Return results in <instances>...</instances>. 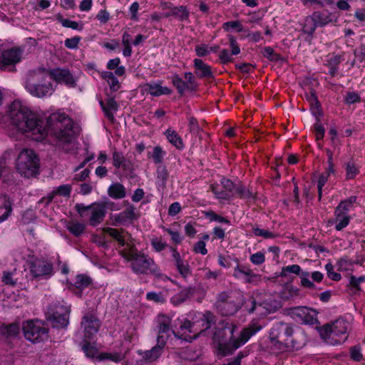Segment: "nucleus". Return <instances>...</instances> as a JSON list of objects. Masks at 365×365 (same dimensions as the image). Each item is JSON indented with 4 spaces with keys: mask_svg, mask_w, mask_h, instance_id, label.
Instances as JSON below:
<instances>
[{
    "mask_svg": "<svg viewBox=\"0 0 365 365\" xmlns=\"http://www.w3.org/2000/svg\"><path fill=\"white\" fill-rule=\"evenodd\" d=\"M12 125L16 130L36 141H43L48 136L55 145L68 151L74 138L73 120L63 112L57 110L46 115L43 110H33L20 101H14L9 110Z\"/></svg>",
    "mask_w": 365,
    "mask_h": 365,
    "instance_id": "nucleus-1",
    "label": "nucleus"
},
{
    "mask_svg": "<svg viewBox=\"0 0 365 365\" xmlns=\"http://www.w3.org/2000/svg\"><path fill=\"white\" fill-rule=\"evenodd\" d=\"M262 327L263 324L259 323V320H252L247 327L240 332H237L236 326L230 325L215 333L214 340L218 344L219 351L225 355L244 345Z\"/></svg>",
    "mask_w": 365,
    "mask_h": 365,
    "instance_id": "nucleus-2",
    "label": "nucleus"
},
{
    "mask_svg": "<svg viewBox=\"0 0 365 365\" xmlns=\"http://www.w3.org/2000/svg\"><path fill=\"white\" fill-rule=\"evenodd\" d=\"M103 232L115 239L121 246H125L123 250H120V255L125 260L131 262L132 269L135 272L148 273L155 270L153 259L138 253L128 242L130 235L128 232H120L110 227L103 228Z\"/></svg>",
    "mask_w": 365,
    "mask_h": 365,
    "instance_id": "nucleus-3",
    "label": "nucleus"
},
{
    "mask_svg": "<svg viewBox=\"0 0 365 365\" xmlns=\"http://www.w3.org/2000/svg\"><path fill=\"white\" fill-rule=\"evenodd\" d=\"M25 88L34 97L43 98L51 96L56 86L51 82L49 69L39 67L31 71L25 83Z\"/></svg>",
    "mask_w": 365,
    "mask_h": 365,
    "instance_id": "nucleus-4",
    "label": "nucleus"
},
{
    "mask_svg": "<svg viewBox=\"0 0 365 365\" xmlns=\"http://www.w3.org/2000/svg\"><path fill=\"white\" fill-rule=\"evenodd\" d=\"M212 319V314L210 312L195 313L190 316V319L182 318L179 320L181 339L187 341L195 339L202 331L210 327Z\"/></svg>",
    "mask_w": 365,
    "mask_h": 365,
    "instance_id": "nucleus-5",
    "label": "nucleus"
},
{
    "mask_svg": "<svg viewBox=\"0 0 365 365\" xmlns=\"http://www.w3.org/2000/svg\"><path fill=\"white\" fill-rule=\"evenodd\" d=\"M182 319H178L175 322V329L170 327L171 319L166 315H158V336L157 346L153 347L150 351L145 353V359L148 361H154L157 359L161 354V350L165 344L166 339L173 334L176 337L181 339L180 337V324L179 320Z\"/></svg>",
    "mask_w": 365,
    "mask_h": 365,
    "instance_id": "nucleus-6",
    "label": "nucleus"
},
{
    "mask_svg": "<svg viewBox=\"0 0 365 365\" xmlns=\"http://www.w3.org/2000/svg\"><path fill=\"white\" fill-rule=\"evenodd\" d=\"M349 329V322L340 318L321 327L319 334L327 344L337 345L346 340Z\"/></svg>",
    "mask_w": 365,
    "mask_h": 365,
    "instance_id": "nucleus-7",
    "label": "nucleus"
},
{
    "mask_svg": "<svg viewBox=\"0 0 365 365\" xmlns=\"http://www.w3.org/2000/svg\"><path fill=\"white\" fill-rule=\"evenodd\" d=\"M16 169L23 176L31 178L38 172L39 160L33 150H22L16 160Z\"/></svg>",
    "mask_w": 365,
    "mask_h": 365,
    "instance_id": "nucleus-8",
    "label": "nucleus"
},
{
    "mask_svg": "<svg viewBox=\"0 0 365 365\" xmlns=\"http://www.w3.org/2000/svg\"><path fill=\"white\" fill-rule=\"evenodd\" d=\"M292 335V327L289 324L285 323H278L274 324L269 332V338L271 341L279 350L294 347Z\"/></svg>",
    "mask_w": 365,
    "mask_h": 365,
    "instance_id": "nucleus-9",
    "label": "nucleus"
},
{
    "mask_svg": "<svg viewBox=\"0 0 365 365\" xmlns=\"http://www.w3.org/2000/svg\"><path fill=\"white\" fill-rule=\"evenodd\" d=\"M22 49L11 46L4 40H0V69H5L7 66L15 65L22 58Z\"/></svg>",
    "mask_w": 365,
    "mask_h": 365,
    "instance_id": "nucleus-10",
    "label": "nucleus"
},
{
    "mask_svg": "<svg viewBox=\"0 0 365 365\" xmlns=\"http://www.w3.org/2000/svg\"><path fill=\"white\" fill-rule=\"evenodd\" d=\"M76 207L81 217H88L92 226L100 224L106 215V207L101 203H93L89 206L81 204L76 205Z\"/></svg>",
    "mask_w": 365,
    "mask_h": 365,
    "instance_id": "nucleus-11",
    "label": "nucleus"
},
{
    "mask_svg": "<svg viewBox=\"0 0 365 365\" xmlns=\"http://www.w3.org/2000/svg\"><path fill=\"white\" fill-rule=\"evenodd\" d=\"M28 269L33 277L36 279H47L53 274L52 263L41 258L31 257L28 261Z\"/></svg>",
    "mask_w": 365,
    "mask_h": 365,
    "instance_id": "nucleus-12",
    "label": "nucleus"
},
{
    "mask_svg": "<svg viewBox=\"0 0 365 365\" xmlns=\"http://www.w3.org/2000/svg\"><path fill=\"white\" fill-rule=\"evenodd\" d=\"M23 331L25 338L33 342L37 343L48 339V330L39 321H28L23 325Z\"/></svg>",
    "mask_w": 365,
    "mask_h": 365,
    "instance_id": "nucleus-13",
    "label": "nucleus"
},
{
    "mask_svg": "<svg viewBox=\"0 0 365 365\" xmlns=\"http://www.w3.org/2000/svg\"><path fill=\"white\" fill-rule=\"evenodd\" d=\"M70 307L66 304L54 305L48 312V320L54 327L63 328L68 324Z\"/></svg>",
    "mask_w": 365,
    "mask_h": 365,
    "instance_id": "nucleus-14",
    "label": "nucleus"
},
{
    "mask_svg": "<svg viewBox=\"0 0 365 365\" xmlns=\"http://www.w3.org/2000/svg\"><path fill=\"white\" fill-rule=\"evenodd\" d=\"M292 317L304 324H315L317 322V312L306 307H297L291 309Z\"/></svg>",
    "mask_w": 365,
    "mask_h": 365,
    "instance_id": "nucleus-15",
    "label": "nucleus"
},
{
    "mask_svg": "<svg viewBox=\"0 0 365 365\" xmlns=\"http://www.w3.org/2000/svg\"><path fill=\"white\" fill-rule=\"evenodd\" d=\"M51 78L56 83L64 84L67 87L74 88L76 86V80L67 69L56 68L49 69Z\"/></svg>",
    "mask_w": 365,
    "mask_h": 365,
    "instance_id": "nucleus-16",
    "label": "nucleus"
},
{
    "mask_svg": "<svg viewBox=\"0 0 365 365\" xmlns=\"http://www.w3.org/2000/svg\"><path fill=\"white\" fill-rule=\"evenodd\" d=\"M80 346L86 358L94 362L100 361L102 354L100 351L101 346L97 344L93 339L83 338Z\"/></svg>",
    "mask_w": 365,
    "mask_h": 365,
    "instance_id": "nucleus-17",
    "label": "nucleus"
},
{
    "mask_svg": "<svg viewBox=\"0 0 365 365\" xmlns=\"http://www.w3.org/2000/svg\"><path fill=\"white\" fill-rule=\"evenodd\" d=\"M355 202H356V197H351L347 200L341 202L339 205V206L336 207V209L335 210V217H336L335 227L337 230H341L343 228H344L345 227H346L349 225V220H350V218L347 215V214L342 212V208H345L344 206L346 204L349 203V205H351V204H354Z\"/></svg>",
    "mask_w": 365,
    "mask_h": 365,
    "instance_id": "nucleus-18",
    "label": "nucleus"
},
{
    "mask_svg": "<svg viewBox=\"0 0 365 365\" xmlns=\"http://www.w3.org/2000/svg\"><path fill=\"white\" fill-rule=\"evenodd\" d=\"M81 324L83 328V338L93 339L98 330L99 322L93 316H85Z\"/></svg>",
    "mask_w": 365,
    "mask_h": 365,
    "instance_id": "nucleus-19",
    "label": "nucleus"
},
{
    "mask_svg": "<svg viewBox=\"0 0 365 365\" xmlns=\"http://www.w3.org/2000/svg\"><path fill=\"white\" fill-rule=\"evenodd\" d=\"M13 212V202L9 196L0 194V224L6 222Z\"/></svg>",
    "mask_w": 365,
    "mask_h": 365,
    "instance_id": "nucleus-20",
    "label": "nucleus"
},
{
    "mask_svg": "<svg viewBox=\"0 0 365 365\" xmlns=\"http://www.w3.org/2000/svg\"><path fill=\"white\" fill-rule=\"evenodd\" d=\"M328 168H327L325 173L320 175L318 181H317V187H318V194L319 197L321 198L322 195V187L327 182L328 178L331 174L334 173V164L332 161V153L328 151Z\"/></svg>",
    "mask_w": 365,
    "mask_h": 365,
    "instance_id": "nucleus-21",
    "label": "nucleus"
},
{
    "mask_svg": "<svg viewBox=\"0 0 365 365\" xmlns=\"http://www.w3.org/2000/svg\"><path fill=\"white\" fill-rule=\"evenodd\" d=\"M143 91L153 96H159L171 93V90L166 86H163L160 81L145 84L143 86Z\"/></svg>",
    "mask_w": 365,
    "mask_h": 365,
    "instance_id": "nucleus-22",
    "label": "nucleus"
},
{
    "mask_svg": "<svg viewBox=\"0 0 365 365\" xmlns=\"http://www.w3.org/2000/svg\"><path fill=\"white\" fill-rule=\"evenodd\" d=\"M230 48L232 49V52L230 53L227 50L223 49L220 51L219 54V58L222 63H227L232 60V55H237L240 52V48L237 43L235 39L232 37H230Z\"/></svg>",
    "mask_w": 365,
    "mask_h": 365,
    "instance_id": "nucleus-23",
    "label": "nucleus"
},
{
    "mask_svg": "<svg viewBox=\"0 0 365 365\" xmlns=\"http://www.w3.org/2000/svg\"><path fill=\"white\" fill-rule=\"evenodd\" d=\"M221 184L225 190L234 194L235 195H239L241 197H246L248 196V192H246L244 187L241 186L236 187L233 182L230 180L222 178L221 180Z\"/></svg>",
    "mask_w": 365,
    "mask_h": 365,
    "instance_id": "nucleus-24",
    "label": "nucleus"
},
{
    "mask_svg": "<svg viewBox=\"0 0 365 365\" xmlns=\"http://www.w3.org/2000/svg\"><path fill=\"white\" fill-rule=\"evenodd\" d=\"M233 276L240 280L250 282L255 274L247 267L237 266L234 269Z\"/></svg>",
    "mask_w": 365,
    "mask_h": 365,
    "instance_id": "nucleus-25",
    "label": "nucleus"
},
{
    "mask_svg": "<svg viewBox=\"0 0 365 365\" xmlns=\"http://www.w3.org/2000/svg\"><path fill=\"white\" fill-rule=\"evenodd\" d=\"M164 134L169 143L176 148L181 150L184 148L182 138L175 130L168 128L165 131Z\"/></svg>",
    "mask_w": 365,
    "mask_h": 365,
    "instance_id": "nucleus-26",
    "label": "nucleus"
},
{
    "mask_svg": "<svg viewBox=\"0 0 365 365\" xmlns=\"http://www.w3.org/2000/svg\"><path fill=\"white\" fill-rule=\"evenodd\" d=\"M102 109L106 116L110 120L114 119V113L118 109V103L113 99H108L106 104L103 101L100 102Z\"/></svg>",
    "mask_w": 365,
    "mask_h": 365,
    "instance_id": "nucleus-27",
    "label": "nucleus"
},
{
    "mask_svg": "<svg viewBox=\"0 0 365 365\" xmlns=\"http://www.w3.org/2000/svg\"><path fill=\"white\" fill-rule=\"evenodd\" d=\"M194 66L195 68V73L199 77L206 78L212 76L210 67L203 63L202 60L195 58L194 60Z\"/></svg>",
    "mask_w": 365,
    "mask_h": 365,
    "instance_id": "nucleus-28",
    "label": "nucleus"
},
{
    "mask_svg": "<svg viewBox=\"0 0 365 365\" xmlns=\"http://www.w3.org/2000/svg\"><path fill=\"white\" fill-rule=\"evenodd\" d=\"M192 294V289L186 287L182 289L179 293L175 294L170 299L174 305H178L187 300Z\"/></svg>",
    "mask_w": 365,
    "mask_h": 365,
    "instance_id": "nucleus-29",
    "label": "nucleus"
},
{
    "mask_svg": "<svg viewBox=\"0 0 365 365\" xmlns=\"http://www.w3.org/2000/svg\"><path fill=\"white\" fill-rule=\"evenodd\" d=\"M108 191V195L115 199L123 198L125 195V187L120 183L112 184Z\"/></svg>",
    "mask_w": 365,
    "mask_h": 365,
    "instance_id": "nucleus-30",
    "label": "nucleus"
},
{
    "mask_svg": "<svg viewBox=\"0 0 365 365\" xmlns=\"http://www.w3.org/2000/svg\"><path fill=\"white\" fill-rule=\"evenodd\" d=\"M135 217L133 209H128L118 215L112 216V220L115 223H123L128 220H131Z\"/></svg>",
    "mask_w": 365,
    "mask_h": 365,
    "instance_id": "nucleus-31",
    "label": "nucleus"
},
{
    "mask_svg": "<svg viewBox=\"0 0 365 365\" xmlns=\"http://www.w3.org/2000/svg\"><path fill=\"white\" fill-rule=\"evenodd\" d=\"M19 327L14 324L0 327V335L6 338L14 336L19 334Z\"/></svg>",
    "mask_w": 365,
    "mask_h": 365,
    "instance_id": "nucleus-32",
    "label": "nucleus"
},
{
    "mask_svg": "<svg viewBox=\"0 0 365 365\" xmlns=\"http://www.w3.org/2000/svg\"><path fill=\"white\" fill-rule=\"evenodd\" d=\"M66 227L71 234L78 236L84 232L86 225L77 221H71L67 224Z\"/></svg>",
    "mask_w": 365,
    "mask_h": 365,
    "instance_id": "nucleus-33",
    "label": "nucleus"
},
{
    "mask_svg": "<svg viewBox=\"0 0 365 365\" xmlns=\"http://www.w3.org/2000/svg\"><path fill=\"white\" fill-rule=\"evenodd\" d=\"M125 358V354L121 352H102L100 361L110 360L115 363L121 361Z\"/></svg>",
    "mask_w": 365,
    "mask_h": 365,
    "instance_id": "nucleus-34",
    "label": "nucleus"
},
{
    "mask_svg": "<svg viewBox=\"0 0 365 365\" xmlns=\"http://www.w3.org/2000/svg\"><path fill=\"white\" fill-rule=\"evenodd\" d=\"M113 165L116 168L126 170L128 168V162L125 160L123 155L120 153L114 152L113 154Z\"/></svg>",
    "mask_w": 365,
    "mask_h": 365,
    "instance_id": "nucleus-35",
    "label": "nucleus"
},
{
    "mask_svg": "<svg viewBox=\"0 0 365 365\" xmlns=\"http://www.w3.org/2000/svg\"><path fill=\"white\" fill-rule=\"evenodd\" d=\"M130 40V35L128 32H124L122 36V44L124 47L123 50V55L125 57H129L132 54Z\"/></svg>",
    "mask_w": 365,
    "mask_h": 365,
    "instance_id": "nucleus-36",
    "label": "nucleus"
},
{
    "mask_svg": "<svg viewBox=\"0 0 365 365\" xmlns=\"http://www.w3.org/2000/svg\"><path fill=\"white\" fill-rule=\"evenodd\" d=\"M102 77L107 81L111 90L115 91L120 88V83L112 72L105 71L102 73Z\"/></svg>",
    "mask_w": 365,
    "mask_h": 365,
    "instance_id": "nucleus-37",
    "label": "nucleus"
},
{
    "mask_svg": "<svg viewBox=\"0 0 365 365\" xmlns=\"http://www.w3.org/2000/svg\"><path fill=\"white\" fill-rule=\"evenodd\" d=\"M301 267L298 264H292L282 267L280 276L287 277L289 274H301Z\"/></svg>",
    "mask_w": 365,
    "mask_h": 365,
    "instance_id": "nucleus-38",
    "label": "nucleus"
},
{
    "mask_svg": "<svg viewBox=\"0 0 365 365\" xmlns=\"http://www.w3.org/2000/svg\"><path fill=\"white\" fill-rule=\"evenodd\" d=\"M91 279L85 275H78L76 277L74 286L76 289L82 290L91 284Z\"/></svg>",
    "mask_w": 365,
    "mask_h": 365,
    "instance_id": "nucleus-39",
    "label": "nucleus"
},
{
    "mask_svg": "<svg viewBox=\"0 0 365 365\" xmlns=\"http://www.w3.org/2000/svg\"><path fill=\"white\" fill-rule=\"evenodd\" d=\"M9 173L10 170L7 165L6 157L4 156L0 158V178L4 181L7 180Z\"/></svg>",
    "mask_w": 365,
    "mask_h": 365,
    "instance_id": "nucleus-40",
    "label": "nucleus"
},
{
    "mask_svg": "<svg viewBox=\"0 0 365 365\" xmlns=\"http://www.w3.org/2000/svg\"><path fill=\"white\" fill-rule=\"evenodd\" d=\"M151 245L155 252H159L165 250L167 247L168 244L161 238L153 237L151 239Z\"/></svg>",
    "mask_w": 365,
    "mask_h": 365,
    "instance_id": "nucleus-41",
    "label": "nucleus"
},
{
    "mask_svg": "<svg viewBox=\"0 0 365 365\" xmlns=\"http://www.w3.org/2000/svg\"><path fill=\"white\" fill-rule=\"evenodd\" d=\"M148 300L155 302L156 303H163L165 302V297L162 292H150L146 294Z\"/></svg>",
    "mask_w": 365,
    "mask_h": 365,
    "instance_id": "nucleus-42",
    "label": "nucleus"
},
{
    "mask_svg": "<svg viewBox=\"0 0 365 365\" xmlns=\"http://www.w3.org/2000/svg\"><path fill=\"white\" fill-rule=\"evenodd\" d=\"M163 230L170 235L173 242L180 244L182 241L183 237L180 235L179 231L173 228H163Z\"/></svg>",
    "mask_w": 365,
    "mask_h": 365,
    "instance_id": "nucleus-43",
    "label": "nucleus"
},
{
    "mask_svg": "<svg viewBox=\"0 0 365 365\" xmlns=\"http://www.w3.org/2000/svg\"><path fill=\"white\" fill-rule=\"evenodd\" d=\"M223 29L227 31L235 29L237 31L240 32L243 30L241 23L238 21H231L225 23L223 24Z\"/></svg>",
    "mask_w": 365,
    "mask_h": 365,
    "instance_id": "nucleus-44",
    "label": "nucleus"
},
{
    "mask_svg": "<svg viewBox=\"0 0 365 365\" xmlns=\"http://www.w3.org/2000/svg\"><path fill=\"white\" fill-rule=\"evenodd\" d=\"M346 174L347 179H352L358 174V168L353 162H349L346 163Z\"/></svg>",
    "mask_w": 365,
    "mask_h": 365,
    "instance_id": "nucleus-45",
    "label": "nucleus"
},
{
    "mask_svg": "<svg viewBox=\"0 0 365 365\" xmlns=\"http://www.w3.org/2000/svg\"><path fill=\"white\" fill-rule=\"evenodd\" d=\"M56 19L63 27L71 28L73 29H78V24L76 21L63 19L60 14L56 16Z\"/></svg>",
    "mask_w": 365,
    "mask_h": 365,
    "instance_id": "nucleus-46",
    "label": "nucleus"
},
{
    "mask_svg": "<svg viewBox=\"0 0 365 365\" xmlns=\"http://www.w3.org/2000/svg\"><path fill=\"white\" fill-rule=\"evenodd\" d=\"M250 259L254 264H262L265 261L264 253L263 252H257L250 256Z\"/></svg>",
    "mask_w": 365,
    "mask_h": 365,
    "instance_id": "nucleus-47",
    "label": "nucleus"
},
{
    "mask_svg": "<svg viewBox=\"0 0 365 365\" xmlns=\"http://www.w3.org/2000/svg\"><path fill=\"white\" fill-rule=\"evenodd\" d=\"M175 264L178 272L182 277H186L190 274V270L187 262L182 260Z\"/></svg>",
    "mask_w": 365,
    "mask_h": 365,
    "instance_id": "nucleus-48",
    "label": "nucleus"
},
{
    "mask_svg": "<svg viewBox=\"0 0 365 365\" xmlns=\"http://www.w3.org/2000/svg\"><path fill=\"white\" fill-rule=\"evenodd\" d=\"M173 83L180 93H182L185 89L189 88V86L185 83L178 76H175L173 78Z\"/></svg>",
    "mask_w": 365,
    "mask_h": 365,
    "instance_id": "nucleus-49",
    "label": "nucleus"
},
{
    "mask_svg": "<svg viewBox=\"0 0 365 365\" xmlns=\"http://www.w3.org/2000/svg\"><path fill=\"white\" fill-rule=\"evenodd\" d=\"M212 191L215 195L216 197L220 200H229L232 196L235 195L234 194L227 191L222 190L219 191L215 186H212Z\"/></svg>",
    "mask_w": 365,
    "mask_h": 365,
    "instance_id": "nucleus-50",
    "label": "nucleus"
},
{
    "mask_svg": "<svg viewBox=\"0 0 365 365\" xmlns=\"http://www.w3.org/2000/svg\"><path fill=\"white\" fill-rule=\"evenodd\" d=\"M171 14L180 19H185L188 16V12L183 6L175 7L172 10Z\"/></svg>",
    "mask_w": 365,
    "mask_h": 365,
    "instance_id": "nucleus-51",
    "label": "nucleus"
},
{
    "mask_svg": "<svg viewBox=\"0 0 365 365\" xmlns=\"http://www.w3.org/2000/svg\"><path fill=\"white\" fill-rule=\"evenodd\" d=\"M309 274L307 272H303L300 274L301 284L307 288L312 289L314 287V284L309 279Z\"/></svg>",
    "mask_w": 365,
    "mask_h": 365,
    "instance_id": "nucleus-52",
    "label": "nucleus"
},
{
    "mask_svg": "<svg viewBox=\"0 0 365 365\" xmlns=\"http://www.w3.org/2000/svg\"><path fill=\"white\" fill-rule=\"evenodd\" d=\"M336 266L339 271H348L351 269L352 263L346 259H341L337 262Z\"/></svg>",
    "mask_w": 365,
    "mask_h": 365,
    "instance_id": "nucleus-53",
    "label": "nucleus"
},
{
    "mask_svg": "<svg viewBox=\"0 0 365 365\" xmlns=\"http://www.w3.org/2000/svg\"><path fill=\"white\" fill-rule=\"evenodd\" d=\"M325 269L329 277L332 280L338 281L341 279V274L334 271V267L331 264H327Z\"/></svg>",
    "mask_w": 365,
    "mask_h": 365,
    "instance_id": "nucleus-54",
    "label": "nucleus"
},
{
    "mask_svg": "<svg viewBox=\"0 0 365 365\" xmlns=\"http://www.w3.org/2000/svg\"><path fill=\"white\" fill-rule=\"evenodd\" d=\"M365 282V277L361 276L359 277H356L354 276H351L349 279V285L356 289H359V284L362 282Z\"/></svg>",
    "mask_w": 365,
    "mask_h": 365,
    "instance_id": "nucleus-55",
    "label": "nucleus"
},
{
    "mask_svg": "<svg viewBox=\"0 0 365 365\" xmlns=\"http://www.w3.org/2000/svg\"><path fill=\"white\" fill-rule=\"evenodd\" d=\"M163 158V151L162 148L159 146H156L154 148L152 158L155 163H160Z\"/></svg>",
    "mask_w": 365,
    "mask_h": 365,
    "instance_id": "nucleus-56",
    "label": "nucleus"
},
{
    "mask_svg": "<svg viewBox=\"0 0 365 365\" xmlns=\"http://www.w3.org/2000/svg\"><path fill=\"white\" fill-rule=\"evenodd\" d=\"M195 50L198 56H205L210 53L209 46L205 44L196 46Z\"/></svg>",
    "mask_w": 365,
    "mask_h": 365,
    "instance_id": "nucleus-57",
    "label": "nucleus"
},
{
    "mask_svg": "<svg viewBox=\"0 0 365 365\" xmlns=\"http://www.w3.org/2000/svg\"><path fill=\"white\" fill-rule=\"evenodd\" d=\"M206 217L210 220V221H217L219 222H225L228 223V220H226L225 217L220 216L215 213L214 212H207L206 213Z\"/></svg>",
    "mask_w": 365,
    "mask_h": 365,
    "instance_id": "nucleus-58",
    "label": "nucleus"
},
{
    "mask_svg": "<svg viewBox=\"0 0 365 365\" xmlns=\"http://www.w3.org/2000/svg\"><path fill=\"white\" fill-rule=\"evenodd\" d=\"M81 41L80 37H73L71 38H67L65 41V46L71 49H74L78 47V45Z\"/></svg>",
    "mask_w": 365,
    "mask_h": 365,
    "instance_id": "nucleus-59",
    "label": "nucleus"
},
{
    "mask_svg": "<svg viewBox=\"0 0 365 365\" xmlns=\"http://www.w3.org/2000/svg\"><path fill=\"white\" fill-rule=\"evenodd\" d=\"M71 191V187L68 185H63L59 186L56 190V193L62 196L68 197L70 195Z\"/></svg>",
    "mask_w": 365,
    "mask_h": 365,
    "instance_id": "nucleus-60",
    "label": "nucleus"
},
{
    "mask_svg": "<svg viewBox=\"0 0 365 365\" xmlns=\"http://www.w3.org/2000/svg\"><path fill=\"white\" fill-rule=\"evenodd\" d=\"M253 232L256 236L263 237L264 238H272L273 237L272 233L269 232L268 230L261 229L259 227H255L253 229Z\"/></svg>",
    "mask_w": 365,
    "mask_h": 365,
    "instance_id": "nucleus-61",
    "label": "nucleus"
},
{
    "mask_svg": "<svg viewBox=\"0 0 365 365\" xmlns=\"http://www.w3.org/2000/svg\"><path fill=\"white\" fill-rule=\"evenodd\" d=\"M205 246H206L205 242L204 241H202V240L198 241L194 247V250L197 253H200L203 255H206L207 252V250Z\"/></svg>",
    "mask_w": 365,
    "mask_h": 365,
    "instance_id": "nucleus-62",
    "label": "nucleus"
},
{
    "mask_svg": "<svg viewBox=\"0 0 365 365\" xmlns=\"http://www.w3.org/2000/svg\"><path fill=\"white\" fill-rule=\"evenodd\" d=\"M96 18L100 22L105 24L109 20L110 14L106 10L102 9L98 13Z\"/></svg>",
    "mask_w": 365,
    "mask_h": 365,
    "instance_id": "nucleus-63",
    "label": "nucleus"
},
{
    "mask_svg": "<svg viewBox=\"0 0 365 365\" xmlns=\"http://www.w3.org/2000/svg\"><path fill=\"white\" fill-rule=\"evenodd\" d=\"M359 101V96L354 92L348 93L345 97V101L346 103L351 104Z\"/></svg>",
    "mask_w": 365,
    "mask_h": 365,
    "instance_id": "nucleus-64",
    "label": "nucleus"
}]
</instances>
